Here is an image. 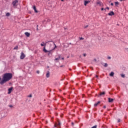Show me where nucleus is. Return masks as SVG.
I'll return each mask as SVG.
<instances>
[{
  "label": "nucleus",
  "mask_w": 128,
  "mask_h": 128,
  "mask_svg": "<svg viewBox=\"0 0 128 128\" xmlns=\"http://www.w3.org/2000/svg\"><path fill=\"white\" fill-rule=\"evenodd\" d=\"M106 108V105H104L103 106V108Z\"/></svg>",
  "instance_id": "nucleus-32"
},
{
  "label": "nucleus",
  "mask_w": 128,
  "mask_h": 128,
  "mask_svg": "<svg viewBox=\"0 0 128 128\" xmlns=\"http://www.w3.org/2000/svg\"><path fill=\"white\" fill-rule=\"evenodd\" d=\"M104 94H106V92H101L98 96V98H100L102 96H104Z\"/></svg>",
  "instance_id": "nucleus-7"
},
{
  "label": "nucleus",
  "mask_w": 128,
  "mask_h": 128,
  "mask_svg": "<svg viewBox=\"0 0 128 128\" xmlns=\"http://www.w3.org/2000/svg\"><path fill=\"white\" fill-rule=\"evenodd\" d=\"M41 46H44L46 48V43L44 44V42H42V43L40 44Z\"/></svg>",
  "instance_id": "nucleus-9"
},
{
  "label": "nucleus",
  "mask_w": 128,
  "mask_h": 128,
  "mask_svg": "<svg viewBox=\"0 0 128 128\" xmlns=\"http://www.w3.org/2000/svg\"><path fill=\"white\" fill-rule=\"evenodd\" d=\"M60 56H61V55L60 54H59L58 56V58H59V60H60Z\"/></svg>",
  "instance_id": "nucleus-27"
},
{
  "label": "nucleus",
  "mask_w": 128,
  "mask_h": 128,
  "mask_svg": "<svg viewBox=\"0 0 128 128\" xmlns=\"http://www.w3.org/2000/svg\"><path fill=\"white\" fill-rule=\"evenodd\" d=\"M0 80H2V78H0Z\"/></svg>",
  "instance_id": "nucleus-52"
},
{
  "label": "nucleus",
  "mask_w": 128,
  "mask_h": 128,
  "mask_svg": "<svg viewBox=\"0 0 128 128\" xmlns=\"http://www.w3.org/2000/svg\"><path fill=\"white\" fill-rule=\"evenodd\" d=\"M83 56H86V54H84Z\"/></svg>",
  "instance_id": "nucleus-34"
},
{
  "label": "nucleus",
  "mask_w": 128,
  "mask_h": 128,
  "mask_svg": "<svg viewBox=\"0 0 128 128\" xmlns=\"http://www.w3.org/2000/svg\"><path fill=\"white\" fill-rule=\"evenodd\" d=\"M96 78H98V76L96 75Z\"/></svg>",
  "instance_id": "nucleus-39"
},
{
  "label": "nucleus",
  "mask_w": 128,
  "mask_h": 128,
  "mask_svg": "<svg viewBox=\"0 0 128 128\" xmlns=\"http://www.w3.org/2000/svg\"><path fill=\"white\" fill-rule=\"evenodd\" d=\"M100 102V101H98V102L94 104V106H98V105Z\"/></svg>",
  "instance_id": "nucleus-18"
},
{
  "label": "nucleus",
  "mask_w": 128,
  "mask_h": 128,
  "mask_svg": "<svg viewBox=\"0 0 128 128\" xmlns=\"http://www.w3.org/2000/svg\"><path fill=\"white\" fill-rule=\"evenodd\" d=\"M106 10H110V7H106V8H104V10L106 12Z\"/></svg>",
  "instance_id": "nucleus-25"
},
{
  "label": "nucleus",
  "mask_w": 128,
  "mask_h": 128,
  "mask_svg": "<svg viewBox=\"0 0 128 128\" xmlns=\"http://www.w3.org/2000/svg\"><path fill=\"white\" fill-rule=\"evenodd\" d=\"M54 60H60V58H56L54 59Z\"/></svg>",
  "instance_id": "nucleus-31"
},
{
  "label": "nucleus",
  "mask_w": 128,
  "mask_h": 128,
  "mask_svg": "<svg viewBox=\"0 0 128 128\" xmlns=\"http://www.w3.org/2000/svg\"><path fill=\"white\" fill-rule=\"evenodd\" d=\"M52 50H46V47H44L43 48V52H45V54H46V52H48V56H52Z\"/></svg>",
  "instance_id": "nucleus-2"
},
{
  "label": "nucleus",
  "mask_w": 128,
  "mask_h": 128,
  "mask_svg": "<svg viewBox=\"0 0 128 128\" xmlns=\"http://www.w3.org/2000/svg\"><path fill=\"white\" fill-rule=\"evenodd\" d=\"M24 58H26V54H24V52H22L20 56V60H24Z\"/></svg>",
  "instance_id": "nucleus-4"
},
{
  "label": "nucleus",
  "mask_w": 128,
  "mask_h": 128,
  "mask_svg": "<svg viewBox=\"0 0 128 128\" xmlns=\"http://www.w3.org/2000/svg\"><path fill=\"white\" fill-rule=\"evenodd\" d=\"M62 66H60V68H62Z\"/></svg>",
  "instance_id": "nucleus-46"
},
{
  "label": "nucleus",
  "mask_w": 128,
  "mask_h": 128,
  "mask_svg": "<svg viewBox=\"0 0 128 128\" xmlns=\"http://www.w3.org/2000/svg\"><path fill=\"white\" fill-rule=\"evenodd\" d=\"M118 122H120V120L118 119Z\"/></svg>",
  "instance_id": "nucleus-35"
},
{
  "label": "nucleus",
  "mask_w": 128,
  "mask_h": 128,
  "mask_svg": "<svg viewBox=\"0 0 128 128\" xmlns=\"http://www.w3.org/2000/svg\"><path fill=\"white\" fill-rule=\"evenodd\" d=\"M60 124H62L60 122V121H58V124H56L58 126V128H60Z\"/></svg>",
  "instance_id": "nucleus-16"
},
{
  "label": "nucleus",
  "mask_w": 128,
  "mask_h": 128,
  "mask_svg": "<svg viewBox=\"0 0 128 128\" xmlns=\"http://www.w3.org/2000/svg\"><path fill=\"white\" fill-rule=\"evenodd\" d=\"M33 10H34L35 12L36 13L38 12V11L36 10V6H33Z\"/></svg>",
  "instance_id": "nucleus-10"
},
{
  "label": "nucleus",
  "mask_w": 128,
  "mask_h": 128,
  "mask_svg": "<svg viewBox=\"0 0 128 128\" xmlns=\"http://www.w3.org/2000/svg\"><path fill=\"white\" fill-rule=\"evenodd\" d=\"M56 126H58V125H56V124H54V128H56Z\"/></svg>",
  "instance_id": "nucleus-33"
},
{
  "label": "nucleus",
  "mask_w": 128,
  "mask_h": 128,
  "mask_svg": "<svg viewBox=\"0 0 128 128\" xmlns=\"http://www.w3.org/2000/svg\"><path fill=\"white\" fill-rule=\"evenodd\" d=\"M108 16H114V11H111L108 14Z\"/></svg>",
  "instance_id": "nucleus-6"
},
{
  "label": "nucleus",
  "mask_w": 128,
  "mask_h": 128,
  "mask_svg": "<svg viewBox=\"0 0 128 128\" xmlns=\"http://www.w3.org/2000/svg\"><path fill=\"white\" fill-rule=\"evenodd\" d=\"M50 76V71H48L47 73L46 74V78H49Z\"/></svg>",
  "instance_id": "nucleus-17"
},
{
  "label": "nucleus",
  "mask_w": 128,
  "mask_h": 128,
  "mask_svg": "<svg viewBox=\"0 0 128 128\" xmlns=\"http://www.w3.org/2000/svg\"><path fill=\"white\" fill-rule=\"evenodd\" d=\"M61 80H64V79Z\"/></svg>",
  "instance_id": "nucleus-53"
},
{
  "label": "nucleus",
  "mask_w": 128,
  "mask_h": 128,
  "mask_svg": "<svg viewBox=\"0 0 128 128\" xmlns=\"http://www.w3.org/2000/svg\"><path fill=\"white\" fill-rule=\"evenodd\" d=\"M126 50H127V52H128V48H126Z\"/></svg>",
  "instance_id": "nucleus-44"
},
{
  "label": "nucleus",
  "mask_w": 128,
  "mask_h": 128,
  "mask_svg": "<svg viewBox=\"0 0 128 128\" xmlns=\"http://www.w3.org/2000/svg\"><path fill=\"white\" fill-rule=\"evenodd\" d=\"M69 44H72V43L71 42L69 43Z\"/></svg>",
  "instance_id": "nucleus-51"
},
{
  "label": "nucleus",
  "mask_w": 128,
  "mask_h": 128,
  "mask_svg": "<svg viewBox=\"0 0 128 128\" xmlns=\"http://www.w3.org/2000/svg\"><path fill=\"white\" fill-rule=\"evenodd\" d=\"M48 42H52L53 43L54 41H52V40H49L48 42H46V44L48 43Z\"/></svg>",
  "instance_id": "nucleus-29"
},
{
  "label": "nucleus",
  "mask_w": 128,
  "mask_h": 128,
  "mask_svg": "<svg viewBox=\"0 0 128 128\" xmlns=\"http://www.w3.org/2000/svg\"><path fill=\"white\" fill-rule=\"evenodd\" d=\"M12 78V73H6L4 74L2 80L0 82V84L2 86L4 84H6V82L10 80V79Z\"/></svg>",
  "instance_id": "nucleus-1"
},
{
  "label": "nucleus",
  "mask_w": 128,
  "mask_h": 128,
  "mask_svg": "<svg viewBox=\"0 0 128 128\" xmlns=\"http://www.w3.org/2000/svg\"><path fill=\"white\" fill-rule=\"evenodd\" d=\"M108 102H114V98H108Z\"/></svg>",
  "instance_id": "nucleus-12"
},
{
  "label": "nucleus",
  "mask_w": 128,
  "mask_h": 128,
  "mask_svg": "<svg viewBox=\"0 0 128 128\" xmlns=\"http://www.w3.org/2000/svg\"><path fill=\"white\" fill-rule=\"evenodd\" d=\"M10 108H12V106L10 105Z\"/></svg>",
  "instance_id": "nucleus-47"
},
{
  "label": "nucleus",
  "mask_w": 128,
  "mask_h": 128,
  "mask_svg": "<svg viewBox=\"0 0 128 128\" xmlns=\"http://www.w3.org/2000/svg\"><path fill=\"white\" fill-rule=\"evenodd\" d=\"M88 26H86L85 27H84V28H88Z\"/></svg>",
  "instance_id": "nucleus-42"
},
{
  "label": "nucleus",
  "mask_w": 128,
  "mask_h": 128,
  "mask_svg": "<svg viewBox=\"0 0 128 128\" xmlns=\"http://www.w3.org/2000/svg\"><path fill=\"white\" fill-rule=\"evenodd\" d=\"M114 4H115L116 6H118V4H120V2H115Z\"/></svg>",
  "instance_id": "nucleus-19"
},
{
  "label": "nucleus",
  "mask_w": 128,
  "mask_h": 128,
  "mask_svg": "<svg viewBox=\"0 0 128 128\" xmlns=\"http://www.w3.org/2000/svg\"><path fill=\"white\" fill-rule=\"evenodd\" d=\"M56 48H57L56 45H55L54 48L52 50H56Z\"/></svg>",
  "instance_id": "nucleus-24"
},
{
  "label": "nucleus",
  "mask_w": 128,
  "mask_h": 128,
  "mask_svg": "<svg viewBox=\"0 0 128 128\" xmlns=\"http://www.w3.org/2000/svg\"><path fill=\"white\" fill-rule=\"evenodd\" d=\"M6 16H10V12H7L6 14Z\"/></svg>",
  "instance_id": "nucleus-20"
},
{
  "label": "nucleus",
  "mask_w": 128,
  "mask_h": 128,
  "mask_svg": "<svg viewBox=\"0 0 128 128\" xmlns=\"http://www.w3.org/2000/svg\"><path fill=\"white\" fill-rule=\"evenodd\" d=\"M110 6H114V3L112 2V3L110 4Z\"/></svg>",
  "instance_id": "nucleus-38"
},
{
  "label": "nucleus",
  "mask_w": 128,
  "mask_h": 128,
  "mask_svg": "<svg viewBox=\"0 0 128 128\" xmlns=\"http://www.w3.org/2000/svg\"><path fill=\"white\" fill-rule=\"evenodd\" d=\"M108 60H112V57H110V56H108Z\"/></svg>",
  "instance_id": "nucleus-30"
},
{
  "label": "nucleus",
  "mask_w": 128,
  "mask_h": 128,
  "mask_svg": "<svg viewBox=\"0 0 128 128\" xmlns=\"http://www.w3.org/2000/svg\"><path fill=\"white\" fill-rule=\"evenodd\" d=\"M24 34L26 35V36H27L28 38V36H30V32H26L24 33Z\"/></svg>",
  "instance_id": "nucleus-11"
},
{
  "label": "nucleus",
  "mask_w": 128,
  "mask_h": 128,
  "mask_svg": "<svg viewBox=\"0 0 128 128\" xmlns=\"http://www.w3.org/2000/svg\"><path fill=\"white\" fill-rule=\"evenodd\" d=\"M121 76L122 78H126V75H124V74H121Z\"/></svg>",
  "instance_id": "nucleus-22"
},
{
  "label": "nucleus",
  "mask_w": 128,
  "mask_h": 128,
  "mask_svg": "<svg viewBox=\"0 0 128 128\" xmlns=\"http://www.w3.org/2000/svg\"><path fill=\"white\" fill-rule=\"evenodd\" d=\"M104 10V8H101V10Z\"/></svg>",
  "instance_id": "nucleus-40"
},
{
  "label": "nucleus",
  "mask_w": 128,
  "mask_h": 128,
  "mask_svg": "<svg viewBox=\"0 0 128 128\" xmlns=\"http://www.w3.org/2000/svg\"><path fill=\"white\" fill-rule=\"evenodd\" d=\"M102 64L104 66V68H108V66L107 63H102Z\"/></svg>",
  "instance_id": "nucleus-13"
},
{
  "label": "nucleus",
  "mask_w": 128,
  "mask_h": 128,
  "mask_svg": "<svg viewBox=\"0 0 128 128\" xmlns=\"http://www.w3.org/2000/svg\"><path fill=\"white\" fill-rule=\"evenodd\" d=\"M96 4H100V6H104V4L102 2L98 1Z\"/></svg>",
  "instance_id": "nucleus-8"
},
{
  "label": "nucleus",
  "mask_w": 128,
  "mask_h": 128,
  "mask_svg": "<svg viewBox=\"0 0 128 128\" xmlns=\"http://www.w3.org/2000/svg\"><path fill=\"white\" fill-rule=\"evenodd\" d=\"M12 88H13L12 87H10L8 89V94H10L12 93Z\"/></svg>",
  "instance_id": "nucleus-5"
},
{
  "label": "nucleus",
  "mask_w": 128,
  "mask_h": 128,
  "mask_svg": "<svg viewBox=\"0 0 128 128\" xmlns=\"http://www.w3.org/2000/svg\"><path fill=\"white\" fill-rule=\"evenodd\" d=\"M36 73L38 74H40V70H37V71H36Z\"/></svg>",
  "instance_id": "nucleus-37"
},
{
  "label": "nucleus",
  "mask_w": 128,
  "mask_h": 128,
  "mask_svg": "<svg viewBox=\"0 0 128 128\" xmlns=\"http://www.w3.org/2000/svg\"><path fill=\"white\" fill-rule=\"evenodd\" d=\"M94 60H96V59H94Z\"/></svg>",
  "instance_id": "nucleus-54"
},
{
  "label": "nucleus",
  "mask_w": 128,
  "mask_h": 128,
  "mask_svg": "<svg viewBox=\"0 0 128 128\" xmlns=\"http://www.w3.org/2000/svg\"><path fill=\"white\" fill-rule=\"evenodd\" d=\"M64 0H61V2H64Z\"/></svg>",
  "instance_id": "nucleus-50"
},
{
  "label": "nucleus",
  "mask_w": 128,
  "mask_h": 128,
  "mask_svg": "<svg viewBox=\"0 0 128 128\" xmlns=\"http://www.w3.org/2000/svg\"><path fill=\"white\" fill-rule=\"evenodd\" d=\"M89 2H90V1H88V0H85L84 2V6H86V4H88Z\"/></svg>",
  "instance_id": "nucleus-15"
},
{
  "label": "nucleus",
  "mask_w": 128,
  "mask_h": 128,
  "mask_svg": "<svg viewBox=\"0 0 128 128\" xmlns=\"http://www.w3.org/2000/svg\"><path fill=\"white\" fill-rule=\"evenodd\" d=\"M36 28H38V25H37V26H36Z\"/></svg>",
  "instance_id": "nucleus-45"
},
{
  "label": "nucleus",
  "mask_w": 128,
  "mask_h": 128,
  "mask_svg": "<svg viewBox=\"0 0 128 128\" xmlns=\"http://www.w3.org/2000/svg\"><path fill=\"white\" fill-rule=\"evenodd\" d=\"M18 46H16L14 48L13 50H18Z\"/></svg>",
  "instance_id": "nucleus-21"
},
{
  "label": "nucleus",
  "mask_w": 128,
  "mask_h": 128,
  "mask_svg": "<svg viewBox=\"0 0 128 128\" xmlns=\"http://www.w3.org/2000/svg\"><path fill=\"white\" fill-rule=\"evenodd\" d=\"M18 2V0H14V1H13L12 2V4L13 6L14 7L16 6H16H18V4H16Z\"/></svg>",
  "instance_id": "nucleus-3"
},
{
  "label": "nucleus",
  "mask_w": 128,
  "mask_h": 128,
  "mask_svg": "<svg viewBox=\"0 0 128 128\" xmlns=\"http://www.w3.org/2000/svg\"><path fill=\"white\" fill-rule=\"evenodd\" d=\"M72 125L74 126V122H72Z\"/></svg>",
  "instance_id": "nucleus-36"
},
{
  "label": "nucleus",
  "mask_w": 128,
  "mask_h": 128,
  "mask_svg": "<svg viewBox=\"0 0 128 128\" xmlns=\"http://www.w3.org/2000/svg\"><path fill=\"white\" fill-rule=\"evenodd\" d=\"M61 60H64V57H62L61 58Z\"/></svg>",
  "instance_id": "nucleus-41"
},
{
  "label": "nucleus",
  "mask_w": 128,
  "mask_h": 128,
  "mask_svg": "<svg viewBox=\"0 0 128 128\" xmlns=\"http://www.w3.org/2000/svg\"><path fill=\"white\" fill-rule=\"evenodd\" d=\"M53 44H54V46H56V44L54 43V42H53Z\"/></svg>",
  "instance_id": "nucleus-43"
},
{
  "label": "nucleus",
  "mask_w": 128,
  "mask_h": 128,
  "mask_svg": "<svg viewBox=\"0 0 128 128\" xmlns=\"http://www.w3.org/2000/svg\"><path fill=\"white\" fill-rule=\"evenodd\" d=\"M38 30V28H36V30Z\"/></svg>",
  "instance_id": "nucleus-49"
},
{
  "label": "nucleus",
  "mask_w": 128,
  "mask_h": 128,
  "mask_svg": "<svg viewBox=\"0 0 128 128\" xmlns=\"http://www.w3.org/2000/svg\"><path fill=\"white\" fill-rule=\"evenodd\" d=\"M97 126H98L95 125V126H93L91 128H96Z\"/></svg>",
  "instance_id": "nucleus-28"
},
{
  "label": "nucleus",
  "mask_w": 128,
  "mask_h": 128,
  "mask_svg": "<svg viewBox=\"0 0 128 128\" xmlns=\"http://www.w3.org/2000/svg\"><path fill=\"white\" fill-rule=\"evenodd\" d=\"M28 98H32V94H30L28 95Z\"/></svg>",
  "instance_id": "nucleus-23"
},
{
  "label": "nucleus",
  "mask_w": 128,
  "mask_h": 128,
  "mask_svg": "<svg viewBox=\"0 0 128 128\" xmlns=\"http://www.w3.org/2000/svg\"><path fill=\"white\" fill-rule=\"evenodd\" d=\"M80 40H84V38H82V37H80Z\"/></svg>",
  "instance_id": "nucleus-26"
},
{
  "label": "nucleus",
  "mask_w": 128,
  "mask_h": 128,
  "mask_svg": "<svg viewBox=\"0 0 128 128\" xmlns=\"http://www.w3.org/2000/svg\"><path fill=\"white\" fill-rule=\"evenodd\" d=\"M110 2H112V1H110V0L109 1V3H110Z\"/></svg>",
  "instance_id": "nucleus-48"
},
{
  "label": "nucleus",
  "mask_w": 128,
  "mask_h": 128,
  "mask_svg": "<svg viewBox=\"0 0 128 128\" xmlns=\"http://www.w3.org/2000/svg\"><path fill=\"white\" fill-rule=\"evenodd\" d=\"M110 76H114V72H112L110 74H109Z\"/></svg>",
  "instance_id": "nucleus-14"
}]
</instances>
